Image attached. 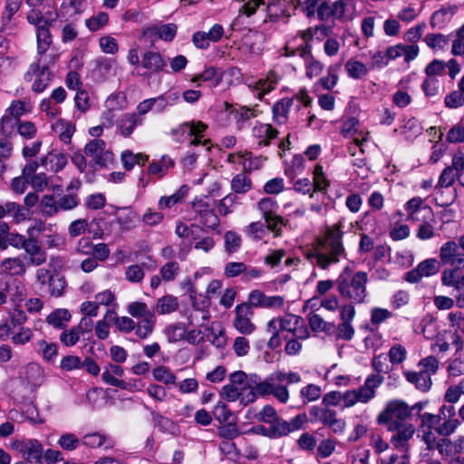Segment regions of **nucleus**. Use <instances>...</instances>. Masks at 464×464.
<instances>
[{
    "instance_id": "obj_1",
    "label": "nucleus",
    "mask_w": 464,
    "mask_h": 464,
    "mask_svg": "<svg viewBox=\"0 0 464 464\" xmlns=\"http://www.w3.org/2000/svg\"><path fill=\"white\" fill-rule=\"evenodd\" d=\"M342 236L339 225L327 226L323 235L313 243L312 248L305 251L306 258L323 269L338 263L340 256L344 255Z\"/></svg>"
},
{
    "instance_id": "obj_2",
    "label": "nucleus",
    "mask_w": 464,
    "mask_h": 464,
    "mask_svg": "<svg viewBox=\"0 0 464 464\" xmlns=\"http://www.w3.org/2000/svg\"><path fill=\"white\" fill-rule=\"evenodd\" d=\"M301 382V376L295 372L275 371L269 374L264 381L256 374L255 392H247V401H254L257 396L273 395L282 403H286L289 400V392L286 384L298 383Z\"/></svg>"
},
{
    "instance_id": "obj_3",
    "label": "nucleus",
    "mask_w": 464,
    "mask_h": 464,
    "mask_svg": "<svg viewBox=\"0 0 464 464\" xmlns=\"http://www.w3.org/2000/svg\"><path fill=\"white\" fill-rule=\"evenodd\" d=\"M368 274L364 271L353 272L346 266L335 281L340 295L353 304H362L367 297Z\"/></svg>"
},
{
    "instance_id": "obj_4",
    "label": "nucleus",
    "mask_w": 464,
    "mask_h": 464,
    "mask_svg": "<svg viewBox=\"0 0 464 464\" xmlns=\"http://www.w3.org/2000/svg\"><path fill=\"white\" fill-rule=\"evenodd\" d=\"M255 380L256 374L246 375L242 371L235 372L229 375V383L222 387L220 395L228 401L241 399V401L246 400L248 402L245 392L247 390L255 392Z\"/></svg>"
},
{
    "instance_id": "obj_5",
    "label": "nucleus",
    "mask_w": 464,
    "mask_h": 464,
    "mask_svg": "<svg viewBox=\"0 0 464 464\" xmlns=\"http://www.w3.org/2000/svg\"><path fill=\"white\" fill-rule=\"evenodd\" d=\"M56 54H48L45 57H39L37 62L33 63L24 79L28 82L34 80L32 90L35 92H42L49 85L53 75L48 68V63H54Z\"/></svg>"
},
{
    "instance_id": "obj_6",
    "label": "nucleus",
    "mask_w": 464,
    "mask_h": 464,
    "mask_svg": "<svg viewBox=\"0 0 464 464\" xmlns=\"http://www.w3.org/2000/svg\"><path fill=\"white\" fill-rule=\"evenodd\" d=\"M411 414V410L404 401L394 400L389 401L380 412L377 422L386 425L388 430L394 431L400 427L399 424L404 423Z\"/></svg>"
},
{
    "instance_id": "obj_7",
    "label": "nucleus",
    "mask_w": 464,
    "mask_h": 464,
    "mask_svg": "<svg viewBox=\"0 0 464 464\" xmlns=\"http://www.w3.org/2000/svg\"><path fill=\"white\" fill-rule=\"evenodd\" d=\"M306 421L307 416L305 413H299L290 420H285L277 416L267 427H260V430L263 435L270 439H279L301 430Z\"/></svg>"
},
{
    "instance_id": "obj_8",
    "label": "nucleus",
    "mask_w": 464,
    "mask_h": 464,
    "mask_svg": "<svg viewBox=\"0 0 464 464\" xmlns=\"http://www.w3.org/2000/svg\"><path fill=\"white\" fill-rule=\"evenodd\" d=\"M419 372H405L407 381L413 383L417 389L429 391L432 386L431 375L435 372V358L428 356L419 362Z\"/></svg>"
},
{
    "instance_id": "obj_9",
    "label": "nucleus",
    "mask_w": 464,
    "mask_h": 464,
    "mask_svg": "<svg viewBox=\"0 0 464 464\" xmlns=\"http://www.w3.org/2000/svg\"><path fill=\"white\" fill-rule=\"evenodd\" d=\"M11 448L30 463L42 464L44 461V446L36 439H17L11 442Z\"/></svg>"
},
{
    "instance_id": "obj_10",
    "label": "nucleus",
    "mask_w": 464,
    "mask_h": 464,
    "mask_svg": "<svg viewBox=\"0 0 464 464\" xmlns=\"http://www.w3.org/2000/svg\"><path fill=\"white\" fill-rule=\"evenodd\" d=\"M84 154L92 158V163L95 166L104 167L113 160V154L106 150V143L100 139H94L84 147Z\"/></svg>"
},
{
    "instance_id": "obj_11",
    "label": "nucleus",
    "mask_w": 464,
    "mask_h": 464,
    "mask_svg": "<svg viewBox=\"0 0 464 464\" xmlns=\"http://www.w3.org/2000/svg\"><path fill=\"white\" fill-rule=\"evenodd\" d=\"M234 327L242 334H251L256 325L251 322L253 311L247 304H240L235 308Z\"/></svg>"
},
{
    "instance_id": "obj_12",
    "label": "nucleus",
    "mask_w": 464,
    "mask_h": 464,
    "mask_svg": "<svg viewBox=\"0 0 464 464\" xmlns=\"http://www.w3.org/2000/svg\"><path fill=\"white\" fill-rule=\"evenodd\" d=\"M420 423L419 426V436L427 445V449L433 450L435 448V435L433 430L435 428V416L431 413L425 412L419 414Z\"/></svg>"
},
{
    "instance_id": "obj_13",
    "label": "nucleus",
    "mask_w": 464,
    "mask_h": 464,
    "mask_svg": "<svg viewBox=\"0 0 464 464\" xmlns=\"http://www.w3.org/2000/svg\"><path fill=\"white\" fill-rule=\"evenodd\" d=\"M384 378L381 374H371L369 375L363 385L358 389H354L360 403H367L375 397L376 389L382 385Z\"/></svg>"
},
{
    "instance_id": "obj_14",
    "label": "nucleus",
    "mask_w": 464,
    "mask_h": 464,
    "mask_svg": "<svg viewBox=\"0 0 464 464\" xmlns=\"http://www.w3.org/2000/svg\"><path fill=\"white\" fill-rule=\"evenodd\" d=\"M29 256V262L32 266H39L46 262L47 255L42 248L37 237H28L22 246Z\"/></svg>"
},
{
    "instance_id": "obj_15",
    "label": "nucleus",
    "mask_w": 464,
    "mask_h": 464,
    "mask_svg": "<svg viewBox=\"0 0 464 464\" xmlns=\"http://www.w3.org/2000/svg\"><path fill=\"white\" fill-rule=\"evenodd\" d=\"M223 26L216 24L208 32H196L192 36V42L196 47L207 49L209 46L210 42H218L223 36Z\"/></svg>"
},
{
    "instance_id": "obj_16",
    "label": "nucleus",
    "mask_w": 464,
    "mask_h": 464,
    "mask_svg": "<svg viewBox=\"0 0 464 464\" xmlns=\"http://www.w3.org/2000/svg\"><path fill=\"white\" fill-rule=\"evenodd\" d=\"M177 31V24L172 23L153 24L143 30V35L149 38L157 37L165 42H171L175 38Z\"/></svg>"
},
{
    "instance_id": "obj_17",
    "label": "nucleus",
    "mask_w": 464,
    "mask_h": 464,
    "mask_svg": "<svg viewBox=\"0 0 464 464\" xmlns=\"http://www.w3.org/2000/svg\"><path fill=\"white\" fill-rule=\"evenodd\" d=\"M399 426L398 429H395L396 433L392 436L391 442L397 450L407 452L409 440L413 437L415 428L411 423H401Z\"/></svg>"
},
{
    "instance_id": "obj_18",
    "label": "nucleus",
    "mask_w": 464,
    "mask_h": 464,
    "mask_svg": "<svg viewBox=\"0 0 464 464\" xmlns=\"http://www.w3.org/2000/svg\"><path fill=\"white\" fill-rule=\"evenodd\" d=\"M440 256L443 264L464 267V254L458 251V246L454 241H449L440 247Z\"/></svg>"
},
{
    "instance_id": "obj_19",
    "label": "nucleus",
    "mask_w": 464,
    "mask_h": 464,
    "mask_svg": "<svg viewBox=\"0 0 464 464\" xmlns=\"http://www.w3.org/2000/svg\"><path fill=\"white\" fill-rule=\"evenodd\" d=\"M141 66L150 74L162 72L167 66V61L159 52L147 51L142 54Z\"/></svg>"
},
{
    "instance_id": "obj_20",
    "label": "nucleus",
    "mask_w": 464,
    "mask_h": 464,
    "mask_svg": "<svg viewBox=\"0 0 464 464\" xmlns=\"http://www.w3.org/2000/svg\"><path fill=\"white\" fill-rule=\"evenodd\" d=\"M386 56L388 57L389 62L397 59L398 57L403 56L404 61L409 63L414 60L419 53V48L415 44L405 45V44H396L394 46H390L385 50Z\"/></svg>"
},
{
    "instance_id": "obj_21",
    "label": "nucleus",
    "mask_w": 464,
    "mask_h": 464,
    "mask_svg": "<svg viewBox=\"0 0 464 464\" xmlns=\"http://www.w3.org/2000/svg\"><path fill=\"white\" fill-rule=\"evenodd\" d=\"M124 374V370L118 364L110 363L104 368L102 374V381L111 386L118 387L121 389H127L128 384L123 380L119 379Z\"/></svg>"
},
{
    "instance_id": "obj_22",
    "label": "nucleus",
    "mask_w": 464,
    "mask_h": 464,
    "mask_svg": "<svg viewBox=\"0 0 464 464\" xmlns=\"http://www.w3.org/2000/svg\"><path fill=\"white\" fill-rule=\"evenodd\" d=\"M435 274V259L430 258L420 262L415 269L407 272L405 279L410 283H417L422 277Z\"/></svg>"
},
{
    "instance_id": "obj_23",
    "label": "nucleus",
    "mask_w": 464,
    "mask_h": 464,
    "mask_svg": "<svg viewBox=\"0 0 464 464\" xmlns=\"http://www.w3.org/2000/svg\"><path fill=\"white\" fill-rule=\"evenodd\" d=\"M82 443L92 449L103 450L112 449L115 444L112 438L100 432L85 434L82 437Z\"/></svg>"
},
{
    "instance_id": "obj_24",
    "label": "nucleus",
    "mask_w": 464,
    "mask_h": 464,
    "mask_svg": "<svg viewBox=\"0 0 464 464\" xmlns=\"http://www.w3.org/2000/svg\"><path fill=\"white\" fill-rule=\"evenodd\" d=\"M24 259V256L5 258L0 264L1 272L10 276L24 275L27 268Z\"/></svg>"
},
{
    "instance_id": "obj_25",
    "label": "nucleus",
    "mask_w": 464,
    "mask_h": 464,
    "mask_svg": "<svg viewBox=\"0 0 464 464\" xmlns=\"http://www.w3.org/2000/svg\"><path fill=\"white\" fill-rule=\"evenodd\" d=\"M252 134L258 140L259 146H267L277 137L278 131L270 124L258 123L252 129Z\"/></svg>"
},
{
    "instance_id": "obj_26",
    "label": "nucleus",
    "mask_w": 464,
    "mask_h": 464,
    "mask_svg": "<svg viewBox=\"0 0 464 464\" xmlns=\"http://www.w3.org/2000/svg\"><path fill=\"white\" fill-rule=\"evenodd\" d=\"M143 123V118L136 115V113H125L118 122L120 133L123 137H130L135 127Z\"/></svg>"
},
{
    "instance_id": "obj_27",
    "label": "nucleus",
    "mask_w": 464,
    "mask_h": 464,
    "mask_svg": "<svg viewBox=\"0 0 464 464\" xmlns=\"http://www.w3.org/2000/svg\"><path fill=\"white\" fill-rule=\"evenodd\" d=\"M57 18L55 13L47 12L44 14L38 9H32L27 14V20L30 24H34L35 28L44 26H50L53 22Z\"/></svg>"
},
{
    "instance_id": "obj_28",
    "label": "nucleus",
    "mask_w": 464,
    "mask_h": 464,
    "mask_svg": "<svg viewBox=\"0 0 464 464\" xmlns=\"http://www.w3.org/2000/svg\"><path fill=\"white\" fill-rule=\"evenodd\" d=\"M292 0H274L267 5L268 17L270 21H278L281 17L291 15L288 5Z\"/></svg>"
},
{
    "instance_id": "obj_29",
    "label": "nucleus",
    "mask_w": 464,
    "mask_h": 464,
    "mask_svg": "<svg viewBox=\"0 0 464 464\" xmlns=\"http://www.w3.org/2000/svg\"><path fill=\"white\" fill-rule=\"evenodd\" d=\"M199 222L209 228H216L219 224L218 217L208 207V205H193Z\"/></svg>"
},
{
    "instance_id": "obj_30",
    "label": "nucleus",
    "mask_w": 464,
    "mask_h": 464,
    "mask_svg": "<svg viewBox=\"0 0 464 464\" xmlns=\"http://www.w3.org/2000/svg\"><path fill=\"white\" fill-rule=\"evenodd\" d=\"M155 266V265H149L147 263L130 265L125 270V278L130 283L140 284L145 276V270L154 269Z\"/></svg>"
},
{
    "instance_id": "obj_31",
    "label": "nucleus",
    "mask_w": 464,
    "mask_h": 464,
    "mask_svg": "<svg viewBox=\"0 0 464 464\" xmlns=\"http://www.w3.org/2000/svg\"><path fill=\"white\" fill-rule=\"evenodd\" d=\"M295 98H284L273 106L274 119L278 124H283L287 119L289 109L294 105Z\"/></svg>"
},
{
    "instance_id": "obj_32",
    "label": "nucleus",
    "mask_w": 464,
    "mask_h": 464,
    "mask_svg": "<svg viewBox=\"0 0 464 464\" xmlns=\"http://www.w3.org/2000/svg\"><path fill=\"white\" fill-rule=\"evenodd\" d=\"M464 449V439H459V440L452 443L449 439L442 438L437 440V450L445 456H450L453 453L460 452Z\"/></svg>"
},
{
    "instance_id": "obj_33",
    "label": "nucleus",
    "mask_w": 464,
    "mask_h": 464,
    "mask_svg": "<svg viewBox=\"0 0 464 464\" xmlns=\"http://www.w3.org/2000/svg\"><path fill=\"white\" fill-rule=\"evenodd\" d=\"M71 317L72 315L67 309L59 308L46 317V322L54 328L62 329L65 327Z\"/></svg>"
},
{
    "instance_id": "obj_34",
    "label": "nucleus",
    "mask_w": 464,
    "mask_h": 464,
    "mask_svg": "<svg viewBox=\"0 0 464 464\" xmlns=\"http://www.w3.org/2000/svg\"><path fill=\"white\" fill-rule=\"evenodd\" d=\"M179 308L178 298L173 295H164L158 299L155 310L160 314H169Z\"/></svg>"
},
{
    "instance_id": "obj_35",
    "label": "nucleus",
    "mask_w": 464,
    "mask_h": 464,
    "mask_svg": "<svg viewBox=\"0 0 464 464\" xmlns=\"http://www.w3.org/2000/svg\"><path fill=\"white\" fill-rule=\"evenodd\" d=\"M151 99V104L156 113L163 112L168 106L173 105L179 99L177 93H164Z\"/></svg>"
},
{
    "instance_id": "obj_36",
    "label": "nucleus",
    "mask_w": 464,
    "mask_h": 464,
    "mask_svg": "<svg viewBox=\"0 0 464 464\" xmlns=\"http://www.w3.org/2000/svg\"><path fill=\"white\" fill-rule=\"evenodd\" d=\"M156 323L155 315L143 318L137 324L135 323V334L140 339H147L153 332Z\"/></svg>"
},
{
    "instance_id": "obj_37",
    "label": "nucleus",
    "mask_w": 464,
    "mask_h": 464,
    "mask_svg": "<svg viewBox=\"0 0 464 464\" xmlns=\"http://www.w3.org/2000/svg\"><path fill=\"white\" fill-rule=\"evenodd\" d=\"M37 36V53L39 57H44V54L49 49L52 44V36L49 32V26H44L36 29Z\"/></svg>"
},
{
    "instance_id": "obj_38",
    "label": "nucleus",
    "mask_w": 464,
    "mask_h": 464,
    "mask_svg": "<svg viewBox=\"0 0 464 464\" xmlns=\"http://www.w3.org/2000/svg\"><path fill=\"white\" fill-rule=\"evenodd\" d=\"M149 160V156L141 153L134 154L130 150H124L121 153V161L124 168L128 170L133 169L136 164L144 165Z\"/></svg>"
},
{
    "instance_id": "obj_39",
    "label": "nucleus",
    "mask_w": 464,
    "mask_h": 464,
    "mask_svg": "<svg viewBox=\"0 0 464 464\" xmlns=\"http://www.w3.org/2000/svg\"><path fill=\"white\" fill-rule=\"evenodd\" d=\"M38 205H17L14 218L16 222L32 220L38 214Z\"/></svg>"
},
{
    "instance_id": "obj_40",
    "label": "nucleus",
    "mask_w": 464,
    "mask_h": 464,
    "mask_svg": "<svg viewBox=\"0 0 464 464\" xmlns=\"http://www.w3.org/2000/svg\"><path fill=\"white\" fill-rule=\"evenodd\" d=\"M207 129V125L202 121H188L183 122L177 127V131L181 130L182 135L188 133V136H200L201 133Z\"/></svg>"
},
{
    "instance_id": "obj_41",
    "label": "nucleus",
    "mask_w": 464,
    "mask_h": 464,
    "mask_svg": "<svg viewBox=\"0 0 464 464\" xmlns=\"http://www.w3.org/2000/svg\"><path fill=\"white\" fill-rule=\"evenodd\" d=\"M128 313L135 318H147L150 315H155L154 311L150 310L147 304L143 302H132L128 305Z\"/></svg>"
},
{
    "instance_id": "obj_42",
    "label": "nucleus",
    "mask_w": 464,
    "mask_h": 464,
    "mask_svg": "<svg viewBox=\"0 0 464 464\" xmlns=\"http://www.w3.org/2000/svg\"><path fill=\"white\" fill-rule=\"evenodd\" d=\"M427 79L422 82L421 88L426 96H432L435 91V60L426 67Z\"/></svg>"
},
{
    "instance_id": "obj_43",
    "label": "nucleus",
    "mask_w": 464,
    "mask_h": 464,
    "mask_svg": "<svg viewBox=\"0 0 464 464\" xmlns=\"http://www.w3.org/2000/svg\"><path fill=\"white\" fill-rule=\"evenodd\" d=\"M55 130L59 133L60 140L68 144L75 131L73 123L65 121H59L55 125Z\"/></svg>"
},
{
    "instance_id": "obj_44",
    "label": "nucleus",
    "mask_w": 464,
    "mask_h": 464,
    "mask_svg": "<svg viewBox=\"0 0 464 464\" xmlns=\"http://www.w3.org/2000/svg\"><path fill=\"white\" fill-rule=\"evenodd\" d=\"M239 156L244 159L242 164L246 171L259 169L266 161V158L262 156H253L251 152L247 151L244 154H239Z\"/></svg>"
},
{
    "instance_id": "obj_45",
    "label": "nucleus",
    "mask_w": 464,
    "mask_h": 464,
    "mask_svg": "<svg viewBox=\"0 0 464 464\" xmlns=\"http://www.w3.org/2000/svg\"><path fill=\"white\" fill-rule=\"evenodd\" d=\"M19 120L14 119L11 116L5 115L1 119L0 122V132L2 137L10 139L15 134V129H17Z\"/></svg>"
},
{
    "instance_id": "obj_46",
    "label": "nucleus",
    "mask_w": 464,
    "mask_h": 464,
    "mask_svg": "<svg viewBox=\"0 0 464 464\" xmlns=\"http://www.w3.org/2000/svg\"><path fill=\"white\" fill-rule=\"evenodd\" d=\"M153 378L166 385L175 384L176 375L166 366H159L152 371Z\"/></svg>"
},
{
    "instance_id": "obj_47",
    "label": "nucleus",
    "mask_w": 464,
    "mask_h": 464,
    "mask_svg": "<svg viewBox=\"0 0 464 464\" xmlns=\"http://www.w3.org/2000/svg\"><path fill=\"white\" fill-rule=\"evenodd\" d=\"M308 322L311 329L314 332H329L334 327V324L325 322L323 317L314 312L308 315Z\"/></svg>"
},
{
    "instance_id": "obj_48",
    "label": "nucleus",
    "mask_w": 464,
    "mask_h": 464,
    "mask_svg": "<svg viewBox=\"0 0 464 464\" xmlns=\"http://www.w3.org/2000/svg\"><path fill=\"white\" fill-rule=\"evenodd\" d=\"M345 70L348 75L353 79H360L368 72L367 67L362 63L355 60H349L345 63Z\"/></svg>"
},
{
    "instance_id": "obj_49",
    "label": "nucleus",
    "mask_w": 464,
    "mask_h": 464,
    "mask_svg": "<svg viewBox=\"0 0 464 464\" xmlns=\"http://www.w3.org/2000/svg\"><path fill=\"white\" fill-rule=\"evenodd\" d=\"M341 68V64L331 65L328 68L327 75L320 79V82L324 89L332 90L338 82V71Z\"/></svg>"
},
{
    "instance_id": "obj_50",
    "label": "nucleus",
    "mask_w": 464,
    "mask_h": 464,
    "mask_svg": "<svg viewBox=\"0 0 464 464\" xmlns=\"http://www.w3.org/2000/svg\"><path fill=\"white\" fill-rule=\"evenodd\" d=\"M173 165V160L166 156H163L159 162H152L148 168V171L150 174L159 175L163 177L169 167Z\"/></svg>"
},
{
    "instance_id": "obj_51",
    "label": "nucleus",
    "mask_w": 464,
    "mask_h": 464,
    "mask_svg": "<svg viewBox=\"0 0 464 464\" xmlns=\"http://www.w3.org/2000/svg\"><path fill=\"white\" fill-rule=\"evenodd\" d=\"M114 312L109 310L107 314H105L104 318L102 320H100L96 323L95 325V334L100 340H104L109 336V329L110 324L109 321L111 320V316L113 315Z\"/></svg>"
},
{
    "instance_id": "obj_52",
    "label": "nucleus",
    "mask_w": 464,
    "mask_h": 464,
    "mask_svg": "<svg viewBox=\"0 0 464 464\" xmlns=\"http://www.w3.org/2000/svg\"><path fill=\"white\" fill-rule=\"evenodd\" d=\"M322 390L320 386L310 383L300 391V396L304 403L314 401L321 396Z\"/></svg>"
},
{
    "instance_id": "obj_53",
    "label": "nucleus",
    "mask_w": 464,
    "mask_h": 464,
    "mask_svg": "<svg viewBox=\"0 0 464 464\" xmlns=\"http://www.w3.org/2000/svg\"><path fill=\"white\" fill-rule=\"evenodd\" d=\"M312 184L314 191H323L329 186V180L325 178L323 167L320 165H316L314 168Z\"/></svg>"
},
{
    "instance_id": "obj_54",
    "label": "nucleus",
    "mask_w": 464,
    "mask_h": 464,
    "mask_svg": "<svg viewBox=\"0 0 464 464\" xmlns=\"http://www.w3.org/2000/svg\"><path fill=\"white\" fill-rule=\"evenodd\" d=\"M231 188L237 193H245L251 188V180L245 174H237L231 181Z\"/></svg>"
},
{
    "instance_id": "obj_55",
    "label": "nucleus",
    "mask_w": 464,
    "mask_h": 464,
    "mask_svg": "<svg viewBox=\"0 0 464 464\" xmlns=\"http://www.w3.org/2000/svg\"><path fill=\"white\" fill-rule=\"evenodd\" d=\"M225 248L229 254L237 252L241 246V237L234 231H228L224 236Z\"/></svg>"
},
{
    "instance_id": "obj_56",
    "label": "nucleus",
    "mask_w": 464,
    "mask_h": 464,
    "mask_svg": "<svg viewBox=\"0 0 464 464\" xmlns=\"http://www.w3.org/2000/svg\"><path fill=\"white\" fill-rule=\"evenodd\" d=\"M80 443V440L73 433H64L58 440V445L65 450H74Z\"/></svg>"
},
{
    "instance_id": "obj_57",
    "label": "nucleus",
    "mask_w": 464,
    "mask_h": 464,
    "mask_svg": "<svg viewBox=\"0 0 464 464\" xmlns=\"http://www.w3.org/2000/svg\"><path fill=\"white\" fill-rule=\"evenodd\" d=\"M31 109L32 106L29 102L24 101H14L11 103L8 111L11 117L18 120L20 116L29 112Z\"/></svg>"
},
{
    "instance_id": "obj_58",
    "label": "nucleus",
    "mask_w": 464,
    "mask_h": 464,
    "mask_svg": "<svg viewBox=\"0 0 464 464\" xmlns=\"http://www.w3.org/2000/svg\"><path fill=\"white\" fill-rule=\"evenodd\" d=\"M179 269L177 262H168L160 268V276L164 281H172L178 276Z\"/></svg>"
},
{
    "instance_id": "obj_59",
    "label": "nucleus",
    "mask_w": 464,
    "mask_h": 464,
    "mask_svg": "<svg viewBox=\"0 0 464 464\" xmlns=\"http://www.w3.org/2000/svg\"><path fill=\"white\" fill-rule=\"evenodd\" d=\"M446 140L450 143L464 142V124L458 123L452 126L446 135Z\"/></svg>"
},
{
    "instance_id": "obj_60",
    "label": "nucleus",
    "mask_w": 464,
    "mask_h": 464,
    "mask_svg": "<svg viewBox=\"0 0 464 464\" xmlns=\"http://www.w3.org/2000/svg\"><path fill=\"white\" fill-rule=\"evenodd\" d=\"M460 268L454 266V268L445 269L442 273L441 281L444 285L456 287L457 282L460 276Z\"/></svg>"
},
{
    "instance_id": "obj_61",
    "label": "nucleus",
    "mask_w": 464,
    "mask_h": 464,
    "mask_svg": "<svg viewBox=\"0 0 464 464\" xmlns=\"http://www.w3.org/2000/svg\"><path fill=\"white\" fill-rule=\"evenodd\" d=\"M65 287L66 282L63 276H54V277L50 282L48 294L51 296L60 297L63 295Z\"/></svg>"
},
{
    "instance_id": "obj_62",
    "label": "nucleus",
    "mask_w": 464,
    "mask_h": 464,
    "mask_svg": "<svg viewBox=\"0 0 464 464\" xmlns=\"http://www.w3.org/2000/svg\"><path fill=\"white\" fill-rule=\"evenodd\" d=\"M111 320L114 321L116 327L122 333H130L135 328V322L128 316L118 317L114 313Z\"/></svg>"
},
{
    "instance_id": "obj_63",
    "label": "nucleus",
    "mask_w": 464,
    "mask_h": 464,
    "mask_svg": "<svg viewBox=\"0 0 464 464\" xmlns=\"http://www.w3.org/2000/svg\"><path fill=\"white\" fill-rule=\"evenodd\" d=\"M109 21V15L101 12L97 15H94L86 21V25L91 31H98L104 26Z\"/></svg>"
},
{
    "instance_id": "obj_64",
    "label": "nucleus",
    "mask_w": 464,
    "mask_h": 464,
    "mask_svg": "<svg viewBox=\"0 0 464 464\" xmlns=\"http://www.w3.org/2000/svg\"><path fill=\"white\" fill-rule=\"evenodd\" d=\"M445 105L450 109H457L464 105V94L459 91H453L446 95Z\"/></svg>"
}]
</instances>
